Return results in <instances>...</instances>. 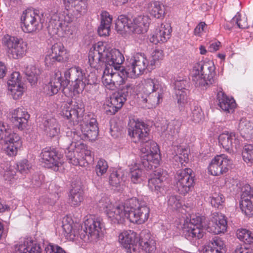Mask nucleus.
<instances>
[{"label":"nucleus","instance_id":"2f4dec72","mask_svg":"<svg viewBox=\"0 0 253 253\" xmlns=\"http://www.w3.org/2000/svg\"><path fill=\"white\" fill-rule=\"evenodd\" d=\"M101 24L98 28V33L100 36H107L110 31L112 17L109 12L103 11L101 13Z\"/></svg>","mask_w":253,"mask_h":253},{"label":"nucleus","instance_id":"393cba45","mask_svg":"<svg viewBox=\"0 0 253 253\" xmlns=\"http://www.w3.org/2000/svg\"><path fill=\"white\" fill-rule=\"evenodd\" d=\"M138 247L140 246L147 253H154L156 250V241L148 230H142L139 234Z\"/></svg>","mask_w":253,"mask_h":253},{"label":"nucleus","instance_id":"72a5a7b5","mask_svg":"<svg viewBox=\"0 0 253 253\" xmlns=\"http://www.w3.org/2000/svg\"><path fill=\"white\" fill-rule=\"evenodd\" d=\"M41 251L39 244L27 239L24 240L23 243L19 245L16 253H41Z\"/></svg>","mask_w":253,"mask_h":253},{"label":"nucleus","instance_id":"8fccbe9b","mask_svg":"<svg viewBox=\"0 0 253 253\" xmlns=\"http://www.w3.org/2000/svg\"><path fill=\"white\" fill-rule=\"evenodd\" d=\"M2 140H4L7 145H15L17 147H21L22 145V141L19 135L13 132L10 128L8 133L5 135V137H4Z\"/></svg>","mask_w":253,"mask_h":253},{"label":"nucleus","instance_id":"e433bc0d","mask_svg":"<svg viewBox=\"0 0 253 253\" xmlns=\"http://www.w3.org/2000/svg\"><path fill=\"white\" fill-rule=\"evenodd\" d=\"M164 88H161L160 91H155L150 94L142 96L143 101L148 103L150 106L148 108L155 107L159 104L163 100Z\"/></svg>","mask_w":253,"mask_h":253},{"label":"nucleus","instance_id":"79ce46f5","mask_svg":"<svg viewBox=\"0 0 253 253\" xmlns=\"http://www.w3.org/2000/svg\"><path fill=\"white\" fill-rule=\"evenodd\" d=\"M83 191L80 187L72 188L69 195V201L73 206H79L83 201Z\"/></svg>","mask_w":253,"mask_h":253},{"label":"nucleus","instance_id":"20e7f679","mask_svg":"<svg viewBox=\"0 0 253 253\" xmlns=\"http://www.w3.org/2000/svg\"><path fill=\"white\" fill-rule=\"evenodd\" d=\"M84 229L80 224H74L72 221L63 219L62 228L64 236L70 240L81 239L84 242L97 240L103 236L104 223L100 216H86L84 220Z\"/></svg>","mask_w":253,"mask_h":253},{"label":"nucleus","instance_id":"f704fd0d","mask_svg":"<svg viewBox=\"0 0 253 253\" xmlns=\"http://www.w3.org/2000/svg\"><path fill=\"white\" fill-rule=\"evenodd\" d=\"M45 132L51 137H55L60 133V126L55 118L45 120L43 123Z\"/></svg>","mask_w":253,"mask_h":253},{"label":"nucleus","instance_id":"a19ab883","mask_svg":"<svg viewBox=\"0 0 253 253\" xmlns=\"http://www.w3.org/2000/svg\"><path fill=\"white\" fill-rule=\"evenodd\" d=\"M131 20L125 15L118 16L115 23V28L118 32L121 33L131 32Z\"/></svg>","mask_w":253,"mask_h":253},{"label":"nucleus","instance_id":"4c0bfd02","mask_svg":"<svg viewBox=\"0 0 253 253\" xmlns=\"http://www.w3.org/2000/svg\"><path fill=\"white\" fill-rule=\"evenodd\" d=\"M238 130L243 137L249 139L253 133V124L246 118H242L238 125Z\"/></svg>","mask_w":253,"mask_h":253},{"label":"nucleus","instance_id":"c9c22d12","mask_svg":"<svg viewBox=\"0 0 253 253\" xmlns=\"http://www.w3.org/2000/svg\"><path fill=\"white\" fill-rule=\"evenodd\" d=\"M225 244L221 239L215 237L205 247L204 253H224Z\"/></svg>","mask_w":253,"mask_h":253},{"label":"nucleus","instance_id":"3c124183","mask_svg":"<svg viewBox=\"0 0 253 253\" xmlns=\"http://www.w3.org/2000/svg\"><path fill=\"white\" fill-rule=\"evenodd\" d=\"M129 176L133 183H140L142 181V170L135 164L130 169Z\"/></svg>","mask_w":253,"mask_h":253},{"label":"nucleus","instance_id":"ddd939ff","mask_svg":"<svg viewBox=\"0 0 253 253\" xmlns=\"http://www.w3.org/2000/svg\"><path fill=\"white\" fill-rule=\"evenodd\" d=\"M233 162L225 154L215 156L208 167L209 171L214 176H218L226 173L231 168Z\"/></svg>","mask_w":253,"mask_h":253},{"label":"nucleus","instance_id":"9d476101","mask_svg":"<svg viewBox=\"0 0 253 253\" xmlns=\"http://www.w3.org/2000/svg\"><path fill=\"white\" fill-rule=\"evenodd\" d=\"M148 65V60L144 54L135 53L130 59L126 68H122L126 72V76L135 78L142 74Z\"/></svg>","mask_w":253,"mask_h":253},{"label":"nucleus","instance_id":"e2e57ef3","mask_svg":"<svg viewBox=\"0 0 253 253\" xmlns=\"http://www.w3.org/2000/svg\"><path fill=\"white\" fill-rule=\"evenodd\" d=\"M45 253H67L61 247L53 244H49L44 249Z\"/></svg>","mask_w":253,"mask_h":253},{"label":"nucleus","instance_id":"a18cd8bd","mask_svg":"<svg viewBox=\"0 0 253 253\" xmlns=\"http://www.w3.org/2000/svg\"><path fill=\"white\" fill-rule=\"evenodd\" d=\"M240 209L245 215L252 217L253 215V200L251 199L241 198L240 203Z\"/></svg>","mask_w":253,"mask_h":253},{"label":"nucleus","instance_id":"c03bdc74","mask_svg":"<svg viewBox=\"0 0 253 253\" xmlns=\"http://www.w3.org/2000/svg\"><path fill=\"white\" fill-rule=\"evenodd\" d=\"M25 72L27 80L32 85L37 83L38 76L41 74V71L35 65H29L27 66Z\"/></svg>","mask_w":253,"mask_h":253},{"label":"nucleus","instance_id":"4468645a","mask_svg":"<svg viewBox=\"0 0 253 253\" xmlns=\"http://www.w3.org/2000/svg\"><path fill=\"white\" fill-rule=\"evenodd\" d=\"M80 129L85 139L94 141L97 137L99 132L98 123L92 115H85L82 120Z\"/></svg>","mask_w":253,"mask_h":253},{"label":"nucleus","instance_id":"a878e982","mask_svg":"<svg viewBox=\"0 0 253 253\" xmlns=\"http://www.w3.org/2000/svg\"><path fill=\"white\" fill-rule=\"evenodd\" d=\"M74 155V158L78 161L77 164H73L75 166L81 165L82 161H85L86 163H89L93 160L92 152L88 149L87 146L83 143L79 142Z\"/></svg>","mask_w":253,"mask_h":253},{"label":"nucleus","instance_id":"37998d69","mask_svg":"<svg viewBox=\"0 0 253 253\" xmlns=\"http://www.w3.org/2000/svg\"><path fill=\"white\" fill-rule=\"evenodd\" d=\"M148 11L150 15L156 18H160L164 14L163 6L160 2L152 1L148 4Z\"/></svg>","mask_w":253,"mask_h":253},{"label":"nucleus","instance_id":"0e129e2a","mask_svg":"<svg viewBox=\"0 0 253 253\" xmlns=\"http://www.w3.org/2000/svg\"><path fill=\"white\" fill-rule=\"evenodd\" d=\"M202 221V218L199 216H196L193 215L190 217V219L187 218L184 220V222H187V223H190L201 228V224Z\"/></svg>","mask_w":253,"mask_h":253},{"label":"nucleus","instance_id":"7ed1b4c3","mask_svg":"<svg viewBox=\"0 0 253 253\" xmlns=\"http://www.w3.org/2000/svg\"><path fill=\"white\" fill-rule=\"evenodd\" d=\"M149 128L142 122H130L128 128L129 135L135 142L140 143L142 165L148 169L156 168L159 163V149L157 144L149 137Z\"/></svg>","mask_w":253,"mask_h":253},{"label":"nucleus","instance_id":"6e6552de","mask_svg":"<svg viewBox=\"0 0 253 253\" xmlns=\"http://www.w3.org/2000/svg\"><path fill=\"white\" fill-rule=\"evenodd\" d=\"M122 84L120 89L111 96L110 100L105 108L106 111L109 115L115 114L120 109L124 102L126 100L127 97L130 94L133 88V86L130 83Z\"/></svg>","mask_w":253,"mask_h":253},{"label":"nucleus","instance_id":"423d86ee","mask_svg":"<svg viewBox=\"0 0 253 253\" xmlns=\"http://www.w3.org/2000/svg\"><path fill=\"white\" fill-rule=\"evenodd\" d=\"M215 67L210 60H201L196 63L192 70V80L195 86L206 89L214 83Z\"/></svg>","mask_w":253,"mask_h":253},{"label":"nucleus","instance_id":"680f3d73","mask_svg":"<svg viewBox=\"0 0 253 253\" xmlns=\"http://www.w3.org/2000/svg\"><path fill=\"white\" fill-rule=\"evenodd\" d=\"M5 179L10 180L14 178L16 174V171L14 170V167L6 164V168H3V171H1Z\"/></svg>","mask_w":253,"mask_h":253},{"label":"nucleus","instance_id":"473e14b6","mask_svg":"<svg viewBox=\"0 0 253 253\" xmlns=\"http://www.w3.org/2000/svg\"><path fill=\"white\" fill-rule=\"evenodd\" d=\"M164 88L162 84L156 79H146L142 84L141 91L146 95L154 91H160Z\"/></svg>","mask_w":253,"mask_h":253},{"label":"nucleus","instance_id":"dca6fc26","mask_svg":"<svg viewBox=\"0 0 253 253\" xmlns=\"http://www.w3.org/2000/svg\"><path fill=\"white\" fill-rule=\"evenodd\" d=\"M139 236L132 230H126L120 234L119 241L127 253H136L138 250Z\"/></svg>","mask_w":253,"mask_h":253},{"label":"nucleus","instance_id":"9b49d317","mask_svg":"<svg viewBox=\"0 0 253 253\" xmlns=\"http://www.w3.org/2000/svg\"><path fill=\"white\" fill-rule=\"evenodd\" d=\"M194 178L191 169L185 168L177 171L176 188L179 194L185 195L192 190L195 184Z\"/></svg>","mask_w":253,"mask_h":253},{"label":"nucleus","instance_id":"4be33fe9","mask_svg":"<svg viewBox=\"0 0 253 253\" xmlns=\"http://www.w3.org/2000/svg\"><path fill=\"white\" fill-rule=\"evenodd\" d=\"M65 54V49L62 43L60 42L54 44L51 48V52L45 57V63L47 66H51L57 62L63 60V55Z\"/></svg>","mask_w":253,"mask_h":253},{"label":"nucleus","instance_id":"5fc2aeb1","mask_svg":"<svg viewBox=\"0 0 253 253\" xmlns=\"http://www.w3.org/2000/svg\"><path fill=\"white\" fill-rule=\"evenodd\" d=\"M168 207L172 210H177L182 206L180 197L178 196L171 195L168 199Z\"/></svg>","mask_w":253,"mask_h":253},{"label":"nucleus","instance_id":"13d9d810","mask_svg":"<svg viewBox=\"0 0 253 253\" xmlns=\"http://www.w3.org/2000/svg\"><path fill=\"white\" fill-rule=\"evenodd\" d=\"M188 81L180 77H177L174 82L175 91H186V87L188 85Z\"/></svg>","mask_w":253,"mask_h":253},{"label":"nucleus","instance_id":"412c9836","mask_svg":"<svg viewBox=\"0 0 253 253\" xmlns=\"http://www.w3.org/2000/svg\"><path fill=\"white\" fill-rule=\"evenodd\" d=\"M11 121L19 130H23L27 125L30 115L23 108H18L10 112Z\"/></svg>","mask_w":253,"mask_h":253},{"label":"nucleus","instance_id":"603ef678","mask_svg":"<svg viewBox=\"0 0 253 253\" xmlns=\"http://www.w3.org/2000/svg\"><path fill=\"white\" fill-rule=\"evenodd\" d=\"M243 160L247 163L253 164V146L252 145H245L243 152Z\"/></svg>","mask_w":253,"mask_h":253},{"label":"nucleus","instance_id":"f257e3e1","mask_svg":"<svg viewBox=\"0 0 253 253\" xmlns=\"http://www.w3.org/2000/svg\"><path fill=\"white\" fill-rule=\"evenodd\" d=\"M90 66L96 70L105 67L102 82L105 87L114 90L115 82L120 78V83H123L127 77L126 72L122 69L121 65L125 58L120 51L116 49L109 50L102 42H98L90 48L88 55Z\"/></svg>","mask_w":253,"mask_h":253},{"label":"nucleus","instance_id":"f03ea898","mask_svg":"<svg viewBox=\"0 0 253 253\" xmlns=\"http://www.w3.org/2000/svg\"><path fill=\"white\" fill-rule=\"evenodd\" d=\"M99 206L106 209V214L111 222L114 224H121L128 219L130 222L141 224L147 220L150 209L147 204L139 201L136 198L127 199L124 203L116 207H112L110 200L103 197L99 201Z\"/></svg>","mask_w":253,"mask_h":253},{"label":"nucleus","instance_id":"b1692460","mask_svg":"<svg viewBox=\"0 0 253 253\" xmlns=\"http://www.w3.org/2000/svg\"><path fill=\"white\" fill-rule=\"evenodd\" d=\"M182 235L191 242H195L202 238L204 235V229L193 224L184 222L182 227Z\"/></svg>","mask_w":253,"mask_h":253},{"label":"nucleus","instance_id":"69168bd1","mask_svg":"<svg viewBox=\"0 0 253 253\" xmlns=\"http://www.w3.org/2000/svg\"><path fill=\"white\" fill-rule=\"evenodd\" d=\"M109 182L111 185L117 187L120 183L118 174L117 172H112L109 176Z\"/></svg>","mask_w":253,"mask_h":253},{"label":"nucleus","instance_id":"2eb2a0df","mask_svg":"<svg viewBox=\"0 0 253 253\" xmlns=\"http://www.w3.org/2000/svg\"><path fill=\"white\" fill-rule=\"evenodd\" d=\"M42 162L43 166L48 169H52L54 171L58 170L62 165L61 155L54 148H45L41 154Z\"/></svg>","mask_w":253,"mask_h":253},{"label":"nucleus","instance_id":"864d4df0","mask_svg":"<svg viewBox=\"0 0 253 253\" xmlns=\"http://www.w3.org/2000/svg\"><path fill=\"white\" fill-rule=\"evenodd\" d=\"M175 99L177 101L178 107L182 109L187 102V95L186 91H175Z\"/></svg>","mask_w":253,"mask_h":253},{"label":"nucleus","instance_id":"bb28decb","mask_svg":"<svg viewBox=\"0 0 253 253\" xmlns=\"http://www.w3.org/2000/svg\"><path fill=\"white\" fill-rule=\"evenodd\" d=\"M150 19L148 16L140 15L131 21V32L140 34L147 31Z\"/></svg>","mask_w":253,"mask_h":253},{"label":"nucleus","instance_id":"58836bf2","mask_svg":"<svg viewBox=\"0 0 253 253\" xmlns=\"http://www.w3.org/2000/svg\"><path fill=\"white\" fill-rule=\"evenodd\" d=\"M83 70L79 67H72L64 72V77H62L63 86L67 85L70 82H73L74 80H77L76 77L82 76Z\"/></svg>","mask_w":253,"mask_h":253},{"label":"nucleus","instance_id":"de8ad7c7","mask_svg":"<svg viewBox=\"0 0 253 253\" xmlns=\"http://www.w3.org/2000/svg\"><path fill=\"white\" fill-rule=\"evenodd\" d=\"M237 236L242 242L247 245L253 244V232L246 229H239L237 231Z\"/></svg>","mask_w":253,"mask_h":253},{"label":"nucleus","instance_id":"a211bd4d","mask_svg":"<svg viewBox=\"0 0 253 253\" xmlns=\"http://www.w3.org/2000/svg\"><path fill=\"white\" fill-rule=\"evenodd\" d=\"M79 143V142H73L71 138L67 135L63 136L59 139V145L65 150L66 156L69 162L72 164H76L78 163L74 155Z\"/></svg>","mask_w":253,"mask_h":253},{"label":"nucleus","instance_id":"0eeeda50","mask_svg":"<svg viewBox=\"0 0 253 253\" xmlns=\"http://www.w3.org/2000/svg\"><path fill=\"white\" fill-rule=\"evenodd\" d=\"M2 43L10 58L19 59L26 53L27 44L22 39L6 35L2 38Z\"/></svg>","mask_w":253,"mask_h":253},{"label":"nucleus","instance_id":"6e6d98bb","mask_svg":"<svg viewBox=\"0 0 253 253\" xmlns=\"http://www.w3.org/2000/svg\"><path fill=\"white\" fill-rule=\"evenodd\" d=\"M211 204L212 207L220 208L224 202L225 198L220 193H213L211 197Z\"/></svg>","mask_w":253,"mask_h":253},{"label":"nucleus","instance_id":"052dcab7","mask_svg":"<svg viewBox=\"0 0 253 253\" xmlns=\"http://www.w3.org/2000/svg\"><path fill=\"white\" fill-rule=\"evenodd\" d=\"M108 168L107 162L103 159H100L96 166L95 171L98 176L103 175L105 173Z\"/></svg>","mask_w":253,"mask_h":253},{"label":"nucleus","instance_id":"774afa93","mask_svg":"<svg viewBox=\"0 0 253 253\" xmlns=\"http://www.w3.org/2000/svg\"><path fill=\"white\" fill-rule=\"evenodd\" d=\"M9 127L6 124L0 122V140H2L5 135L8 133Z\"/></svg>","mask_w":253,"mask_h":253},{"label":"nucleus","instance_id":"49530a36","mask_svg":"<svg viewBox=\"0 0 253 253\" xmlns=\"http://www.w3.org/2000/svg\"><path fill=\"white\" fill-rule=\"evenodd\" d=\"M77 80H74V84H73V88L74 92H76L78 93L82 92L86 85V84H88V81L86 78L85 74L83 71L82 72V76L79 77H76Z\"/></svg>","mask_w":253,"mask_h":253},{"label":"nucleus","instance_id":"6ab92c4d","mask_svg":"<svg viewBox=\"0 0 253 253\" xmlns=\"http://www.w3.org/2000/svg\"><path fill=\"white\" fill-rule=\"evenodd\" d=\"M21 76L19 72L12 73L7 81L8 90L14 99H17L22 96L24 87L21 82Z\"/></svg>","mask_w":253,"mask_h":253},{"label":"nucleus","instance_id":"4d7b16f0","mask_svg":"<svg viewBox=\"0 0 253 253\" xmlns=\"http://www.w3.org/2000/svg\"><path fill=\"white\" fill-rule=\"evenodd\" d=\"M17 168L21 173L27 174L32 169V165L27 160L24 159L17 163Z\"/></svg>","mask_w":253,"mask_h":253},{"label":"nucleus","instance_id":"7c9ffc66","mask_svg":"<svg viewBox=\"0 0 253 253\" xmlns=\"http://www.w3.org/2000/svg\"><path fill=\"white\" fill-rule=\"evenodd\" d=\"M62 85H63L62 73L58 70H55L48 85L49 92L47 94L51 96L57 93Z\"/></svg>","mask_w":253,"mask_h":253},{"label":"nucleus","instance_id":"1a4fd4ad","mask_svg":"<svg viewBox=\"0 0 253 253\" xmlns=\"http://www.w3.org/2000/svg\"><path fill=\"white\" fill-rule=\"evenodd\" d=\"M84 105L82 99L77 98L61 106V115L74 122L79 123L84 118Z\"/></svg>","mask_w":253,"mask_h":253},{"label":"nucleus","instance_id":"c85d7f7f","mask_svg":"<svg viewBox=\"0 0 253 253\" xmlns=\"http://www.w3.org/2000/svg\"><path fill=\"white\" fill-rule=\"evenodd\" d=\"M171 33V28L170 26L161 25L159 29H156L154 33L150 37L149 40L151 42L154 44L158 43H164L170 38Z\"/></svg>","mask_w":253,"mask_h":253},{"label":"nucleus","instance_id":"ea45409f","mask_svg":"<svg viewBox=\"0 0 253 253\" xmlns=\"http://www.w3.org/2000/svg\"><path fill=\"white\" fill-rule=\"evenodd\" d=\"M160 171L158 170L155 171V175L159 176V177H154L149 179L148 186L151 191L156 193H163L164 191L163 187V179L160 176Z\"/></svg>","mask_w":253,"mask_h":253},{"label":"nucleus","instance_id":"39448f33","mask_svg":"<svg viewBox=\"0 0 253 253\" xmlns=\"http://www.w3.org/2000/svg\"><path fill=\"white\" fill-rule=\"evenodd\" d=\"M62 0L66 10L52 12L49 21L48 30L53 34H58L73 21L74 16L69 12L70 9H74L78 17L84 15L87 11V0Z\"/></svg>","mask_w":253,"mask_h":253},{"label":"nucleus","instance_id":"cd10ccee","mask_svg":"<svg viewBox=\"0 0 253 253\" xmlns=\"http://www.w3.org/2000/svg\"><path fill=\"white\" fill-rule=\"evenodd\" d=\"M216 99L218 106L222 110L226 113L233 111L236 104L233 98L227 96L224 92L220 90L217 92Z\"/></svg>","mask_w":253,"mask_h":253},{"label":"nucleus","instance_id":"09e8293b","mask_svg":"<svg viewBox=\"0 0 253 253\" xmlns=\"http://www.w3.org/2000/svg\"><path fill=\"white\" fill-rule=\"evenodd\" d=\"M181 123L178 120H173L168 125L167 134L168 135V138L170 139L176 135L180 131Z\"/></svg>","mask_w":253,"mask_h":253},{"label":"nucleus","instance_id":"aec40b11","mask_svg":"<svg viewBox=\"0 0 253 253\" xmlns=\"http://www.w3.org/2000/svg\"><path fill=\"white\" fill-rule=\"evenodd\" d=\"M219 143L221 146L229 153L233 152V149H237L240 146V141L234 132H225L218 137Z\"/></svg>","mask_w":253,"mask_h":253},{"label":"nucleus","instance_id":"f3484780","mask_svg":"<svg viewBox=\"0 0 253 253\" xmlns=\"http://www.w3.org/2000/svg\"><path fill=\"white\" fill-rule=\"evenodd\" d=\"M227 228V222L225 216L221 213H213L208 228V231L214 234H219L224 233Z\"/></svg>","mask_w":253,"mask_h":253},{"label":"nucleus","instance_id":"338daca9","mask_svg":"<svg viewBox=\"0 0 253 253\" xmlns=\"http://www.w3.org/2000/svg\"><path fill=\"white\" fill-rule=\"evenodd\" d=\"M21 147H17L15 145L8 144L5 151L7 155L9 156H15L17 153L18 149Z\"/></svg>","mask_w":253,"mask_h":253},{"label":"nucleus","instance_id":"bf43d9fd","mask_svg":"<svg viewBox=\"0 0 253 253\" xmlns=\"http://www.w3.org/2000/svg\"><path fill=\"white\" fill-rule=\"evenodd\" d=\"M190 119L195 123H199L203 118V113L202 109L197 106H195L192 109L191 113L190 115Z\"/></svg>","mask_w":253,"mask_h":253},{"label":"nucleus","instance_id":"c756f323","mask_svg":"<svg viewBox=\"0 0 253 253\" xmlns=\"http://www.w3.org/2000/svg\"><path fill=\"white\" fill-rule=\"evenodd\" d=\"M172 154L173 155V159L174 160L179 163L181 166H185V164H187L189 161L188 153L189 150L183 146H172Z\"/></svg>","mask_w":253,"mask_h":253},{"label":"nucleus","instance_id":"5701e85b","mask_svg":"<svg viewBox=\"0 0 253 253\" xmlns=\"http://www.w3.org/2000/svg\"><path fill=\"white\" fill-rule=\"evenodd\" d=\"M182 235L191 242H195L202 238L204 235V229L193 224L184 222L182 227Z\"/></svg>","mask_w":253,"mask_h":253},{"label":"nucleus","instance_id":"f8f14e48","mask_svg":"<svg viewBox=\"0 0 253 253\" xmlns=\"http://www.w3.org/2000/svg\"><path fill=\"white\" fill-rule=\"evenodd\" d=\"M20 21L21 28L25 33L35 32L42 27L41 15L30 9L23 12Z\"/></svg>","mask_w":253,"mask_h":253}]
</instances>
